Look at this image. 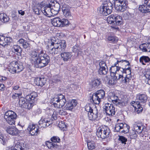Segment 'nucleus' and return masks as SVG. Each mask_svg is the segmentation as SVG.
<instances>
[{
  "label": "nucleus",
  "instance_id": "nucleus-1",
  "mask_svg": "<svg viewBox=\"0 0 150 150\" xmlns=\"http://www.w3.org/2000/svg\"><path fill=\"white\" fill-rule=\"evenodd\" d=\"M58 41L57 39L54 37H52L49 41L48 48L49 53L54 55L62 52L60 55L62 60L65 62L69 61L72 56L71 53L70 52H64L66 47V41L63 40L59 42Z\"/></svg>",
  "mask_w": 150,
  "mask_h": 150
},
{
  "label": "nucleus",
  "instance_id": "nucleus-2",
  "mask_svg": "<svg viewBox=\"0 0 150 150\" xmlns=\"http://www.w3.org/2000/svg\"><path fill=\"white\" fill-rule=\"evenodd\" d=\"M31 56L30 62L37 68L46 66L50 61V57L42 50H35L32 52Z\"/></svg>",
  "mask_w": 150,
  "mask_h": 150
},
{
  "label": "nucleus",
  "instance_id": "nucleus-3",
  "mask_svg": "<svg viewBox=\"0 0 150 150\" xmlns=\"http://www.w3.org/2000/svg\"><path fill=\"white\" fill-rule=\"evenodd\" d=\"M136 98V99L139 101H132L131 104L134 108L135 110H137L138 113H139L142 112L143 109L140 103H146L147 101L148 97L145 94H139L137 95Z\"/></svg>",
  "mask_w": 150,
  "mask_h": 150
},
{
  "label": "nucleus",
  "instance_id": "nucleus-4",
  "mask_svg": "<svg viewBox=\"0 0 150 150\" xmlns=\"http://www.w3.org/2000/svg\"><path fill=\"white\" fill-rule=\"evenodd\" d=\"M112 4L109 0L104 2L98 8V12L100 16H107L110 14L113 8Z\"/></svg>",
  "mask_w": 150,
  "mask_h": 150
},
{
  "label": "nucleus",
  "instance_id": "nucleus-5",
  "mask_svg": "<svg viewBox=\"0 0 150 150\" xmlns=\"http://www.w3.org/2000/svg\"><path fill=\"white\" fill-rule=\"evenodd\" d=\"M132 130V134L131 133V136L134 135L133 136V137H136L137 134H139L142 137L147 134V132L145 127L139 124L134 125Z\"/></svg>",
  "mask_w": 150,
  "mask_h": 150
},
{
  "label": "nucleus",
  "instance_id": "nucleus-6",
  "mask_svg": "<svg viewBox=\"0 0 150 150\" xmlns=\"http://www.w3.org/2000/svg\"><path fill=\"white\" fill-rule=\"evenodd\" d=\"M109 96L112 102L119 107H122L127 104V102L125 98L119 97L117 94L111 93L109 94Z\"/></svg>",
  "mask_w": 150,
  "mask_h": 150
},
{
  "label": "nucleus",
  "instance_id": "nucleus-7",
  "mask_svg": "<svg viewBox=\"0 0 150 150\" xmlns=\"http://www.w3.org/2000/svg\"><path fill=\"white\" fill-rule=\"evenodd\" d=\"M66 102L65 96L62 94H58L52 100L53 105L55 108H62Z\"/></svg>",
  "mask_w": 150,
  "mask_h": 150
},
{
  "label": "nucleus",
  "instance_id": "nucleus-8",
  "mask_svg": "<svg viewBox=\"0 0 150 150\" xmlns=\"http://www.w3.org/2000/svg\"><path fill=\"white\" fill-rule=\"evenodd\" d=\"M85 110L88 112V117L90 120L93 122L97 120L98 118V112L96 107L92 109L90 105H88L86 107Z\"/></svg>",
  "mask_w": 150,
  "mask_h": 150
},
{
  "label": "nucleus",
  "instance_id": "nucleus-9",
  "mask_svg": "<svg viewBox=\"0 0 150 150\" xmlns=\"http://www.w3.org/2000/svg\"><path fill=\"white\" fill-rule=\"evenodd\" d=\"M110 132L109 128L106 126H102L97 130L96 135L99 138L105 139L109 137Z\"/></svg>",
  "mask_w": 150,
  "mask_h": 150
},
{
  "label": "nucleus",
  "instance_id": "nucleus-10",
  "mask_svg": "<svg viewBox=\"0 0 150 150\" xmlns=\"http://www.w3.org/2000/svg\"><path fill=\"white\" fill-rule=\"evenodd\" d=\"M122 70L121 71L122 72V74H120L119 75V78H122L123 79L124 78V79L123 80V81L124 83H126L131 80L132 78V76L131 74V69L130 67H128L127 68H122Z\"/></svg>",
  "mask_w": 150,
  "mask_h": 150
},
{
  "label": "nucleus",
  "instance_id": "nucleus-11",
  "mask_svg": "<svg viewBox=\"0 0 150 150\" xmlns=\"http://www.w3.org/2000/svg\"><path fill=\"white\" fill-rule=\"evenodd\" d=\"M9 71L13 74L18 73L23 69V66L16 61L11 62L9 66Z\"/></svg>",
  "mask_w": 150,
  "mask_h": 150
},
{
  "label": "nucleus",
  "instance_id": "nucleus-12",
  "mask_svg": "<svg viewBox=\"0 0 150 150\" xmlns=\"http://www.w3.org/2000/svg\"><path fill=\"white\" fill-rule=\"evenodd\" d=\"M115 9L118 11L123 12L127 8V3L126 0H114Z\"/></svg>",
  "mask_w": 150,
  "mask_h": 150
},
{
  "label": "nucleus",
  "instance_id": "nucleus-13",
  "mask_svg": "<svg viewBox=\"0 0 150 150\" xmlns=\"http://www.w3.org/2000/svg\"><path fill=\"white\" fill-rule=\"evenodd\" d=\"M107 21L109 23L116 25H120L122 23V17L116 14H112L108 16Z\"/></svg>",
  "mask_w": 150,
  "mask_h": 150
},
{
  "label": "nucleus",
  "instance_id": "nucleus-14",
  "mask_svg": "<svg viewBox=\"0 0 150 150\" xmlns=\"http://www.w3.org/2000/svg\"><path fill=\"white\" fill-rule=\"evenodd\" d=\"M104 111L107 115L112 116L115 113V108L112 104L106 103L103 107Z\"/></svg>",
  "mask_w": 150,
  "mask_h": 150
},
{
  "label": "nucleus",
  "instance_id": "nucleus-15",
  "mask_svg": "<svg viewBox=\"0 0 150 150\" xmlns=\"http://www.w3.org/2000/svg\"><path fill=\"white\" fill-rule=\"evenodd\" d=\"M18 104L20 106L28 109H31L33 106L31 102L28 101L26 98H20Z\"/></svg>",
  "mask_w": 150,
  "mask_h": 150
},
{
  "label": "nucleus",
  "instance_id": "nucleus-16",
  "mask_svg": "<svg viewBox=\"0 0 150 150\" xmlns=\"http://www.w3.org/2000/svg\"><path fill=\"white\" fill-rule=\"evenodd\" d=\"M119 64L117 63V62L116 63H115L114 66H112L110 69V71L111 73V77L115 76V75L117 76H119L120 74L117 73V71H119V70L121 69L122 70V68L118 66Z\"/></svg>",
  "mask_w": 150,
  "mask_h": 150
},
{
  "label": "nucleus",
  "instance_id": "nucleus-17",
  "mask_svg": "<svg viewBox=\"0 0 150 150\" xmlns=\"http://www.w3.org/2000/svg\"><path fill=\"white\" fill-rule=\"evenodd\" d=\"M9 150H26V145L23 142H17Z\"/></svg>",
  "mask_w": 150,
  "mask_h": 150
},
{
  "label": "nucleus",
  "instance_id": "nucleus-18",
  "mask_svg": "<svg viewBox=\"0 0 150 150\" xmlns=\"http://www.w3.org/2000/svg\"><path fill=\"white\" fill-rule=\"evenodd\" d=\"M63 15L66 17L70 19H72L73 17L70 10V7L66 5H64L62 7Z\"/></svg>",
  "mask_w": 150,
  "mask_h": 150
},
{
  "label": "nucleus",
  "instance_id": "nucleus-19",
  "mask_svg": "<svg viewBox=\"0 0 150 150\" xmlns=\"http://www.w3.org/2000/svg\"><path fill=\"white\" fill-rule=\"evenodd\" d=\"M52 6L51 4H49L45 7L43 9L42 8V12L45 15L48 17H50L52 15Z\"/></svg>",
  "mask_w": 150,
  "mask_h": 150
},
{
  "label": "nucleus",
  "instance_id": "nucleus-20",
  "mask_svg": "<svg viewBox=\"0 0 150 150\" xmlns=\"http://www.w3.org/2000/svg\"><path fill=\"white\" fill-rule=\"evenodd\" d=\"M76 100L72 99L70 100L66 104L64 107V109L67 110H71L74 108L77 105Z\"/></svg>",
  "mask_w": 150,
  "mask_h": 150
},
{
  "label": "nucleus",
  "instance_id": "nucleus-21",
  "mask_svg": "<svg viewBox=\"0 0 150 150\" xmlns=\"http://www.w3.org/2000/svg\"><path fill=\"white\" fill-rule=\"evenodd\" d=\"M5 130L6 132L12 135H15L18 134V130L15 127L8 126L6 127Z\"/></svg>",
  "mask_w": 150,
  "mask_h": 150
},
{
  "label": "nucleus",
  "instance_id": "nucleus-22",
  "mask_svg": "<svg viewBox=\"0 0 150 150\" xmlns=\"http://www.w3.org/2000/svg\"><path fill=\"white\" fill-rule=\"evenodd\" d=\"M46 79L45 78L38 77L34 80V83L37 86H42L46 82Z\"/></svg>",
  "mask_w": 150,
  "mask_h": 150
},
{
  "label": "nucleus",
  "instance_id": "nucleus-23",
  "mask_svg": "<svg viewBox=\"0 0 150 150\" xmlns=\"http://www.w3.org/2000/svg\"><path fill=\"white\" fill-rule=\"evenodd\" d=\"M139 10L143 13H147L150 12V6L145 4L140 5L139 8Z\"/></svg>",
  "mask_w": 150,
  "mask_h": 150
},
{
  "label": "nucleus",
  "instance_id": "nucleus-24",
  "mask_svg": "<svg viewBox=\"0 0 150 150\" xmlns=\"http://www.w3.org/2000/svg\"><path fill=\"white\" fill-rule=\"evenodd\" d=\"M144 75L146 78L145 82L146 84L150 85V69H147L144 72Z\"/></svg>",
  "mask_w": 150,
  "mask_h": 150
},
{
  "label": "nucleus",
  "instance_id": "nucleus-25",
  "mask_svg": "<svg viewBox=\"0 0 150 150\" xmlns=\"http://www.w3.org/2000/svg\"><path fill=\"white\" fill-rule=\"evenodd\" d=\"M139 62L143 65H145V63H149L150 62V58L147 56H142L140 57Z\"/></svg>",
  "mask_w": 150,
  "mask_h": 150
},
{
  "label": "nucleus",
  "instance_id": "nucleus-26",
  "mask_svg": "<svg viewBox=\"0 0 150 150\" xmlns=\"http://www.w3.org/2000/svg\"><path fill=\"white\" fill-rule=\"evenodd\" d=\"M60 5L58 4H56L54 6H52V8H51L52 16L56 15L58 13L60 9Z\"/></svg>",
  "mask_w": 150,
  "mask_h": 150
},
{
  "label": "nucleus",
  "instance_id": "nucleus-27",
  "mask_svg": "<svg viewBox=\"0 0 150 150\" xmlns=\"http://www.w3.org/2000/svg\"><path fill=\"white\" fill-rule=\"evenodd\" d=\"M38 96L37 93L35 92L31 93L30 94L27 95L26 97V99L29 102H30L32 103V101L35 98Z\"/></svg>",
  "mask_w": 150,
  "mask_h": 150
},
{
  "label": "nucleus",
  "instance_id": "nucleus-28",
  "mask_svg": "<svg viewBox=\"0 0 150 150\" xmlns=\"http://www.w3.org/2000/svg\"><path fill=\"white\" fill-rule=\"evenodd\" d=\"M100 80L97 79H94L92 80L91 83V85L93 89L97 87L100 83Z\"/></svg>",
  "mask_w": 150,
  "mask_h": 150
},
{
  "label": "nucleus",
  "instance_id": "nucleus-29",
  "mask_svg": "<svg viewBox=\"0 0 150 150\" xmlns=\"http://www.w3.org/2000/svg\"><path fill=\"white\" fill-rule=\"evenodd\" d=\"M98 97V96L93 93L92 96L91 97L90 100H92L91 101L94 104H99L100 102V99Z\"/></svg>",
  "mask_w": 150,
  "mask_h": 150
},
{
  "label": "nucleus",
  "instance_id": "nucleus-30",
  "mask_svg": "<svg viewBox=\"0 0 150 150\" xmlns=\"http://www.w3.org/2000/svg\"><path fill=\"white\" fill-rule=\"evenodd\" d=\"M60 18L56 17L52 19V24L54 26L60 27Z\"/></svg>",
  "mask_w": 150,
  "mask_h": 150
},
{
  "label": "nucleus",
  "instance_id": "nucleus-31",
  "mask_svg": "<svg viewBox=\"0 0 150 150\" xmlns=\"http://www.w3.org/2000/svg\"><path fill=\"white\" fill-rule=\"evenodd\" d=\"M47 120L45 118H41L38 122V127L39 128H45L46 127L45 124Z\"/></svg>",
  "mask_w": 150,
  "mask_h": 150
},
{
  "label": "nucleus",
  "instance_id": "nucleus-32",
  "mask_svg": "<svg viewBox=\"0 0 150 150\" xmlns=\"http://www.w3.org/2000/svg\"><path fill=\"white\" fill-rule=\"evenodd\" d=\"M13 115H17L16 114L11 110H9L5 112L4 115V118L5 119H8V118L13 117Z\"/></svg>",
  "mask_w": 150,
  "mask_h": 150
},
{
  "label": "nucleus",
  "instance_id": "nucleus-33",
  "mask_svg": "<svg viewBox=\"0 0 150 150\" xmlns=\"http://www.w3.org/2000/svg\"><path fill=\"white\" fill-rule=\"evenodd\" d=\"M0 19L2 22L5 23L9 21V18L6 14L1 13L0 14Z\"/></svg>",
  "mask_w": 150,
  "mask_h": 150
},
{
  "label": "nucleus",
  "instance_id": "nucleus-34",
  "mask_svg": "<svg viewBox=\"0 0 150 150\" xmlns=\"http://www.w3.org/2000/svg\"><path fill=\"white\" fill-rule=\"evenodd\" d=\"M117 63L119 64L120 65H121L122 66H125V68H121L125 69V68H127V67H126L127 66H128V67H129V66L130 65V64L129 62L126 60L117 61Z\"/></svg>",
  "mask_w": 150,
  "mask_h": 150
},
{
  "label": "nucleus",
  "instance_id": "nucleus-35",
  "mask_svg": "<svg viewBox=\"0 0 150 150\" xmlns=\"http://www.w3.org/2000/svg\"><path fill=\"white\" fill-rule=\"evenodd\" d=\"M114 75L115 76H113L112 77L111 79L109 80L108 81V83L110 85H113L115 84L117 82V80L120 79V78H119V76H116L115 74Z\"/></svg>",
  "mask_w": 150,
  "mask_h": 150
},
{
  "label": "nucleus",
  "instance_id": "nucleus-36",
  "mask_svg": "<svg viewBox=\"0 0 150 150\" xmlns=\"http://www.w3.org/2000/svg\"><path fill=\"white\" fill-rule=\"evenodd\" d=\"M93 94L98 96V97L100 99L103 98L105 96V92L103 90L98 91L96 93Z\"/></svg>",
  "mask_w": 150,
  "mask_h": 150
},
{
  "label": "nucleus",
  "instance_id": "nucleus-37",
  "mask_svg": "<svg viewBox=\"0 0 150 150\" xmlns=\"http://www.w3.org/2000/svg\"><path fill=\"white\" fill-rule=\"evenodd\" d=\"M129 126L126 123H122V130L121 131L122 133L125 134L129 132Z\"/></svg>",
  "mask_w": 150,
  "mask_h": 150
},
{
  "label": "nucleus",
  "instance_id": "nucleus-38",
  "mask_svg": "<svg viewBox=\"0 0 150 150\" xmlns=\"http://www.w3.org/2000/svg\"><path fill=\"white\" fill-rule=\"evenodd\" d=\"M17 115H13V117L8 118V119H5L6 122L10 125H12L15 123V120L16 119Z\"/></svg>",
  "mask_w": 150,
  "mask_h": 150
},
{
  "label": "nucleus",
  "instance_id": "nucleus-39",
  "mask_svg": "<svg viewBox=\"0 0 150 150\" xmlns=\"http://www.w3.org/2000/svg\"><path fill=\"white\" fill-rule=\"evenodd\" d=\"M12 51L14 53H17L20 54L22 52V49L19 45H13L12 49Z\"/></svg>",
  "mask_w": 150,
  "mask_h": 150
},
{
  "label": "nucleus",
  "instance_id": "nucleus-40",
  "mask_svg": "<svg viewBox=\"0 0 150 150\" xmlns=\"http://www.w3.org/2000/svg\"><path fill=\"white\" fill-rule=\"evenodd\" d=\"M60 27H63L69 24V22L67 19L60 18Z\"/></svg>",
  "mask_w": 150,
  "mask_h": 150
},
{
  "label": "nucleus",
  "instance_id": "nucleus-41",
  "mask_svg": "<svg viewBox=\"0 0 150 150\" xmlns=\"http://www.w3.org/2000/svg\"><path fill=\"white\" fill-rule=\"evenodd\" d=\"M46 144L48 148L50 149L56 148L57 146L56 144L49 141L47 142Z\"/></svg>",
  "mask_w": 150,
  "mask_h": 150
},
{
  "label": "nucleus",
  "instance_id": "nucleus-42",
  "mask_svg": "<svg viewBox=\"0 0 150 150\" xmlns=\"http://www.w3.org/2000/svg\"><path fill=\"white\" fill-rule=\"evenodd\" d=\"M108 71V68H100L98 71L99 74L100 75H105L107 74Z\"/></svg>",
  "mask_w": 150,
  "mask_h": 150
},
{
  "label": "nucleus",
  "instance_id": "nucleus-43",
  "mask_svg": "<svg viewBox=\"0 0 150 150\" xmlns=\"http://www.w3.org/2000/svg\"><path fill=\"white\" fill-rule=\"evenodd\" d=\"M122 123H118L116 125L115 127V130L116 132H119L122 129Z\"/></svg>",
  "mask_w": 150,
  "mask_h": 150
},
{
  "label": "nucleus",
  "instance_id": "nucleus-44",
  "mask_svg": "<svg viewBox=\"0 0 150 150\" xmlns=\"http://www.w3.org/2000/svg\"><path fill=\"white\" fill-rule=\"evenodd\" d=\"M72 50L75 53H78L79 52H82L79 46L76 45H75L73 47Z\"/></svg>",
  "mask_w": 150,
  "mask_h": 150
},
{
  "label": "nucleus",
  "instance_id": "nucleus-45",
  "mask_svg": "<svg viewBox=\"0 0 150 150\" xmlns=\"http://www.w3.org/2000/svg\"><path fill=\"white\" fill-rule=\"evenodd\" d=\"M108 40L111 43H115L116 42L117 40V39L115 37L112 36H109L108 38Z\"/></svg>",
  "mask_w": 150,
  "mask_h": 150
},
{
  "label": "nucleus",
  "instance_id": "nucleus-46",
  "mask_svg": "<svg viewBox=\"0 0 150 150\" xmlns=\"http://www.w3.org/2000/svg\"><path fill=\"white\" fill-rule=\"evenodd\" d=\"M5 37L3 35H0V45L3 46H5Z\"/></svg>",
  "mask_w": 150,
  "mask_h": 150
},
{
  "label": "nucleus",
  "instance_id": "nucleus-47",
  "mask_svg": "<svg viewBox=\"0 0 150 150\" xmlns=\"http://www.w3.org/2000/svg\"><path fill=\"white\" fill-rule=\"evenodd\" d=\"M87 146L89 149H93L94 148V144L93 141L88 142H87Z\"/></svg>",
  "mask_w": 150,
  "mask_h": 150
},
{
  "label": "nucleus",
  "instance_id": "nucleus-48",
  "mask_svg": "<svg viewBox=\"0 0 150 150\" xmlns=\"http://www.w3.org/2000/svg\"><path fill=\"white\" fill-rule=\"evenodd\" d=\"M36 127H37L36 125L33 124H30L27 128V129L29 131V132H31L32 130H33L34 129H35V128Z\"/></svg>",
  "mask_w": 150,
  "mask_h": 150
},
{
  "label": "nucleus",
  "instance_id": "nucleus-49",
  "mask_svg": "<svg viewBox=\"0 0 150 150\" xmlns=\"http://www.w3.org/2000/svg\"><path fill=\"white\" fill-rule=\"evenodd\" d=\"M119 140L121 142L122 144H126V142L127 141V139L123 136H120Z\"/></svg>",
  "mask_w": 150,
  "mask_h": 150
},
{
  "label": "nucleus",
  "instance_id": "nucleus-50",
  "mask_svg": "<svg viewBox=\"0 0 150 150\" xmlns=\"http://www.w3.org/2000/svg\"><path fill=\"white\" fill-rule=\"evenodd\" d=\"M58 126L59 128L62 130H64L66 128V125L64 122L62 121L59 122Z\"/></svg>",
  "mask_w": 150,
  "mask_h": 150
},
{
  "label": "nucleus",
  "instance_id": "nucleus-51",
  "mask_svg": "<svg viewBox=\"0 0 150 150\" xmlns=\"http://www.w3.org/2000/svg\"><path fill=\"white\" fill-rule=\"evenodd\" d=\"M52 142L55 143H59L60 140L59 138L57 137H53L51 139Z\"/></svg>",
  "mask_w": 150,
  "mask_h": 150
},
{
  "label": "nucleus",
  "instance_id": "nucleus-52",
  "mask_svg": "<svg viewBox=\"0 0 150 150\" xmlns=\"http://www.w3.org/2000/svg\"><path fill=\"white\" fill-rule=\"evenodd\" d=\"M139 48L143 52H146V44H143L139 46Z\"/></svg>",
  "mask_w": 150,
  "mask_h": 150
},
{
  "label": "nucleus",
  "instance_id": "nucleus-53",
  "mask_svg": "<svg viewBox=\"0 0 150 150\" xmlns=\"http://www.w3.org/2000/svg\"><path fill=\"white\" fill-rule=\"evenodd\" d=\"M0 141L1 143L3 145H4L6 144L5 138H4V136L3 134L0 132Z\"/></svg>",
  "mask_w": 150,
  "mask_h": 150
},
{
  "label": "nucleus",
  "instance_id": "nucleus-54",
  "mask_svg": "<svg viewBox=\"0 0 150 150\" xmlns=\"http://www.w3.org/2000/svg\"><path fill=\"white\" fill-rule=\"evenodd\" d=\"M38 129L37 127H36L35 128V129H34L33 130H32L31 132H29L30 134L31 135H37L38 132Z\"/></svg>",
  "mask_w": 150,
  "mask_h": 150
},
{
  "label": "nucleus",
  "instance_id": "nucleus-55",
  "mask_svg": "<svg viewBox=\"0 0 150 150\" xmlns=\"http://www.w3.org/2000/svg\"><path fill=\"white\" fill-rule=\"evenodd\" d=\"M5 46L8 45L9 43H10L12 40V39L10 37H5Z\"/></svg>",
  "mask_w": 150,
  "mask_h": 150
},
{
  "label": "nucleus",
  "instance_id": "nucleus-56",
  "mask_svg": "<svg viewBox=\"0 0 150 150\" xmlns=\"http://www.w3.org/2000/svg\"><path fill=\"white\" fill-rule=\"evenodd\" d=\"M33 10L34 13L38 15H39L40 14V13L42 12V9L40 10L39 8L36 7L34 8Z\"/></svg>",
  "mask_w": 150,
  "mask_h": 150
},
{
  "label": "nucleus",
  "instance_id": "nucleus-57",
  "mask_svg": "<svg viewBox=\"0 0 150 150\" xmlns=\"http://www.w3.org/2000/svg\"><path fill=\"white\" fill-rule=\"evenodd\" d=\"M99 66L100 68H108L107 66L106 65V64L104 62L102 61L100 62L99 63Z\"/></svg>",
  "mask_w": 150,
  "mask_h": 150
},
{
  "label": "nucleus",
  "instance_id": "nucleus-58",
  "mask_svg": "<svg viewBox=\"0 0 150 150\" xmlns=\"http://www.w3.org/2000/svg\"><path fill=\"white\" fill-rule=\"evenodd\" d=\"M22 45L24 48L26 49L29 47V44L25 40L24 42Z\"/></svg>",
  "mask_w": 150,
  "mask_h": 150
},
{
  "label": "nucleus",
  "instance_id": "nucleus-59",
  "mask_svg": "<svg viewBox=\"0 0 150 150\" xmlns=\"http://www.w3.org/2000/svg\"><path fill=\"white\" fill-rule=\"evenodd\" d=\"M144 4L150 6V0H142Z\"/></svg>",
  "mask_w": 150,
  "mask_h": 150
},
{
  "label": "nucleus",
  "instance_id": "nucleus-60",
  "mask_svg": "<svg viewBox=\"0 0 150 150\" xmlns=\"http://www.w3.org/2000/svg\"><path fill=\"white\" fill-rule=\"evenodd\" d=\"M146 52H150V44L147 43L146 44Z\"/></svg>",
  "mask_w": 150,
  "mask_h": 150
},
{
  "label": "nucleus",
  "instance_id": "nucleus-61",
  "mask_svg": "<svg viewBox=\"0 0 150 150\" xmlns=\"http://www.w3.org/2000/svg\"><path fill=\"white\" fill-rule=\"evenodd\" d=\"M21 93H15L14 95L12 96V97L13 98H15L16 97H19V96H21Z\"/></svg>",
  "mask_w": 150,
  "mask_h": 150
},
{
  "label": "nucleus",
  "instance_id": "nucleus-62",
  "mask_svg": "<svg viewBox=\"0 0 150 150\" xmlns=\"http://www.w3.org/2000/svg\"><path fill=\"white\" fill-rule=\"evenodd\" d=\"M52 117L53 118L54 120H56L57 119V116L56 115V112H54L53 114L52 115Z\"/></svg>",
  "mask_w": 150,
  "mask_h": 150
},
{
  "label": "nucleus",
  "instance_id": "nucleus-63",
  "mask_svg": "<svg viewBox=\"0 0 150 150\" xmlns=\"http://www.w3.org/2000/svg\"><path fill=\"white\" fill-rule=\"evenodd\" d=\"M54 82H58L60 81V79L59 78L57 77H55L54 78Z\"/></svg>",
  "mask_w": 150,
  "mask_h": 150
},
{
  "label": "nucleus",
  "instance_id": "nucleus-64",
  "mask_svg": "<svg viewBox=\"0 0 150 150\" xmlns=\"http://www.w3.org/2000/svg\"><path fill=\"white\" fill-rule=\"evenodd\" d=\"M7 78L5 77L0 76V82L6 80Z\"/></svg>",
  "mask_w": 150,
  "mask_h": 150
}]
</instances>
